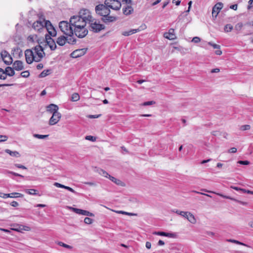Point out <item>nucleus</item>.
Here are the masks:
<instances>
[{"label":"nucleus","mask_w":253,"mask_h":253,"mask_svg":"<svg viewBox=\"0 0 253 253\" xmlns=\"http://www.w3.org/2000/svg\"><path fill=\"white\" fill-rule=\"evenodd\" d=\"M201 41V39L199 37H195L193 38L192 42L194 43H198Z\"/></svg>","instance_id":"de8ad7c7"},{"label":"nucleus","mask_w":253,"mask_h":253,"mask_svg":"<svg viewBox=\"0 0 253 253\" xmlns=\"http://www.w3.org/2000/svg\"><path fill=\"white\" fill-rule=\"evenodd\" d=\"M21 76L23 78H27L30 76V73L28 71H23L21 73Z\"/></svg>","instance_id":"58836bf2"},{"label":"nucleus","mask_w":253,"mask_h":253,"mask_svg":"<svg viewBox=\"0 0 253 253\" xmlns=\"http://www.w3.org/2000/svg\"><path fill=\"white\" fill-rule=\"evenodd\" d=\"M67 40H68L67 37H65L64 36H62L57 38L56 42L59 45L63 46L65 44V43Z\"/></svg>","instance_id":"b1692460"},{"label":"nucleus","mask_w":253,"mask_h":253,"mask_svg":"<svg viewBox=\"0 0 253 253\" xmlns=\"http://www.w3.org/2000/svg\"><path fill=\"white\" fill-rule=\"evenodd\" d=\"M172 211L173 212H175L177 214H179L184 217L188 215V211H180L178 210H173Z\"/></svg>","instance_id":"c756f323"},{"label":"nucleus","mask_w":253,"mask_h":253,"mask_svg":"<svg viewBox=\"0 0 253 253\" xmlns=\"http://www.w3.org/2000/svg\"><path fill=\"white\" fill-rule=\"evenodd\" d=\"M14 166L16 168H19V169H27V168L26 167H25L24 166H23L22 165H20V164H15Z\"/></svg>","instance_id":"8fccbe9b"},{"label":"nucleus","mask_w":253,"mask_h":253,"mask_svg":"<svg viewBox=\"0 0 253 253\" xmlns=\"http://www.w3.org/2000/svg\"><path fill=\"white\" fill-rule=\"evenodd\" d=\"M85 184L89 185V186H95L96 184L94 182H86L84 183Z\"/></svg>","instance_id":"e2e57ef3"},{"label":"nucleus","mask_w":253,"mask_h":253,"mask_svg":"<svg viewBox=\"0 0 253 253\" xmlns=\"http://www.w3.org/2000/svg\"><path fill=\"white\" fill-rule=\"evenodd\" d=\"M5 152L6 153L9 154L12 157H14L17 158V157H19L20 156V155L19 153V152L16 151H12L9 149H5Z\"/></svg>","instance_id":"cd10ccee"},{"label":"nucleus","mask_w":253,"mask_h":253,"mask_svg":"<svg viewBox=\"0 0 253 253\" xmlns=\"http://www.w3.org/2000/svg\"><path fill=\"white\" fill-rule=\"evenodd\" d=\"M7 138L8 137L6 135H0V142L6 141Z\"/></svg>","instance_id":"c03bdc74"},{"label":"nucleus","mask_w":253,"mask_h":253,"mask_svg":"<svg viewBox=\"0 0 253 253\" xmlns=\"http://www.w3.org/2000/svg\"><path fill=\"white\" fill-rule=\"evenodd\" d=\"M78 16L81 17L83 20H85L87 22L91 21L92 19L89 11L86 9H81L79 12V15Z\"/></svg>","instance_id":"1a4fd4ad"},{"label":"nucleus","mask_w":253,"mask_h":253,"mask_svg":"<svg viewBox=\"0 0 253 253\" xmlns=\"http://www.w3.org/2000/svg\"><path fill=\"white\" fill-rule=\"evenodd\" d=\"M1 56L2 58L3 62L5 63L6 65H10L12 62V59L10 56L9 55H6L4 57L3 56V54H1Z\"/></svg>","instance_id":"393cba45"},{"label":"nucleus","mask_w":253,"mask_h":253,"mask_svg":"<svg viewBox=\"0 0 253 253\" xmlns=\"http://www.w3.org/2000/svg\"><path fill=\"white\" fill-rule=\"evenodd\" d=\"M68 208L69 209H70V210H71L72 211H73L75 212V213L79 214L86 215V216H94L93 213L90 212L89 211H85V210L79 209H77V208H73L71 207H68Z\"/></svg>","instance_id":"9b49d317"},{"label":"nucleus","mask_w":253,"mask_h":253,"mask_svg":"<svg viewBox=\"0 0 253 253\" xmlns=\"http://www.w3.org/2000/svg\"><path fill=\"white\" fill-rule=\"evenodd\" d=\"M251 128V126L250 125H243L241 126L240 129L242 130H249Z\"/></svg>","instance_id":"a19ab883"},{"label":"nucleus","mask_w":253,"mask_h":253,"mask_svg":"<svg viewBox=\"0 0 253 253\" xmlns=\"http://www.w3.org/2000/svg\"><path fill=\"white\" fill-rule=\"evenodd\" d=\"M95 11L97 15L102 17L101 19L104 22H112L116 19L115 17L109 15L110 10L105 4L97 5Z\"/></svg>","instance_id":"f03ea898"},{"label":"nucleus","mask_w":253,"mask_h":253,"mask_svg":"<svg viewBox=\"0 0 253 253\" xmlns=\"http://www.w3.org/2000/svg\"><path fill=\"white\" fill-rule=\"evenodd\" d=\"M193 192H194V193H197V194L204 195L207 196L208 197H211V195H208V194H205V193H202V192H198V191H193Z\"/></svg>","instance_id":"13d9d810"},{"label":"nucleus","mask_w":253,"mask_h":253,"mask_svg":"<svg viewBox=\"0 0 253 253\" xmlns=\"http://www.w3.org/2000/svg\"><path fill=\"white\" fill-rule=\"evenodd\" d=\"M90 23V27L91 31L94 33H98L105 29V26L101 24L99 21L95 20H91L88 22Z\"/></svg>","instance_id":"0eeeda50"},{"label":"nucleus","mask_w":253,"mask_h":253,"mask_svg":"<svg viewBox=\"0 0 253 253\" xmlns=\"http://www.w3.org/2000/svg\"><path fill=\"white\" fill-rule=\"evenodd\" d=\"M155 103V102L154 101H147L143 103L144 106H148V105H151L153 104H154Z\"/></svg>","instance_id":"09e8293b"},{"label":"nucleus","mask_w":253,"mask_h":253,"mask_svg":"<svg viewBox=\"0 0 253 253\" xmlns=\"http://www.w3.org/2000/svg\"><path fill=\"white\" fill-rule=\"evenodd\" d=\"M233 29V26L231 24H227L224 27V31L226 32H230Z\"/></svg>","instance_id":"e433bc0d"},{"label":"nucleus","mask_w":253,"mask_h":253,"mask_svg":"<svg viewBox=\"0 0 253 253\" xmlns=\"http://www.w3.org/2000/svg\"><path fill=\"white\" fill-rule=\"evenodd\" d=\"M238 163L240 164L245 165H248L250 164V162L248 161H239Z\"/></svg>","instance_id":"3c124183"},{"label":"nucleus","mask_w":253,"mask_h":253,"mask_svg":"<svg viewBox=\"0 0 253 253\" xmlns=\"http://www.w3.org/2000/svg\"><path fill=\"white\" fill-rule=\"evenodd\" d=\"M117 212L118 213H122V214H124L129 215H136V214H134V213L133 214V213H132L124 211H118Z\"/></svg>","instance_id":"a18cd8bd"},{"label":"nucleus","mask_w":253,"mask_h":253,"mask_svg":"<svg viewBox=\"0 0 253 253\" xmlns=\"http://www.w3.org/2000/svg\"><path fill=\"white\" fill-rule=\"evenodd\" d=\"M58 106L54 104H50L46 107V111L52 114L54 112H58Z\"/></svg>","instance_id":"412c9836"},{"label":"nucleus","mask_w":253,"mask_h":253,"mask_svg":"<svg viewBox=\"0 0 253 253\" xmlns=\"http://www.w3.org/2000/svg\"><path fill=\"white\" fill-rule=\"evenodd\" d=\"M0 197L3 198H7L8 197L10 198H15V197H23V195L20 193H12L10 194H2V196H0Z\"/></svg>","instance_id":"6ab92c4d"},{"label":"nucleus","mask_w":253,"mask_h":253,"mask_svg":"<svg viewBox=\"0 0 253 253\" xmlns=\"http://www.w3.org/2000/svg\"><path fill=\"white\" fill-rule=\"evenodd\" d=\"M153 234L157 235L166 236L169 238L175 237V234L172 233H166L165 232H155Z\"/></svg>","instance_id":"4be33fe9"},{"label":"nucleus","mask_w":253,"mask_h":253,"mask_svg":"<svg viewBox=\"0 0 253 253\" xmlns=\"http://www.w3.org/2000/svg\"><path fill=\"white\" fill-rule=\"evenodd\" d=\"M98 173L102 176H104V177H105L106 178H108L109 177V175H110V174H108V173L107 172H106L105 170L102 169H100L98 170Z\"/></svg>","instance_id":"2f4dec72"},{"label":"nucleus","mask_w":253,"mask_h":253,"mask_svg":"<svg viewBox=\"0 0 253 253\" xmlns=\"http://www.w3.org/2000/svg\"><path fill=\"white\" fill-rule=\"evenodd\" d=\"M253 3V0H250L248 1L249 5L248 6V9H250L252 7V4Z\"/></svg>","instance_id":"052dcab7"},{"label":"nucleus","mask_w":253,"mask_h":253,"mask_svg":"<svg viewBox=\"0 0 253 253\" xmlns=\"http://www.w3.org/2000/svg\"><path fill=\"white\" fill-rule=\"evenodd\" d=\"M58 244L60 246L63 247L67 248V249H71L72 248V247H71V246L67 245V244H66L63 242H58Z\"/></svg>","instance_id":"4c0bfd02"},{"label":"nucleus","mask_w":253,"mask_h":253,"mask_svg":"<svg viewBox=\"0 0 253 253\" xmlns=\"http://www.w3.org/2000/svg\"><path fill=\"white\" fill-rule=\"evenodd\" d=\"M123 12L126 15H129L133 12V8L132 7V1L131 0H122Z\"/></svg>","instance_id":"20e7f679"},{"label":"nucleus","mask_w":253,"mask_h":253,"mask_svg":"<svg viewBox=\"0 0 253 253\" xmlns=\"http://www.w3.org/2000/svg\"><path fill=\"white\" fill-rule=\"evenodd\" d=\"M164 37L170 40H174L176 39V36L174 34V30L170 28L169 32H166L164 35Z\"/></svg>","instance_id":"a211bd4d"},{"label":"nucleus","mask_w":253,"mask_h":253,"mask_svg":"<svg viewBox=\"0 0 253 253\" xmlns=\"http://www.w3.org/2000/svg\"><path fill=\"white\" fill-rule=\"evenodd\" d=\"M54 185L56 187H59V188H64V189L66 188V186H65L63 184H61L59 183H58V182H55L54 183Z\"/></svg>","instance_id":"49530a36"},{"label":"nucleus","mask_w":253,"mask_h":253,"mask_svg":"<svg viewBox=\"0 0 253 253\" xmlns=\"http://www.w3.org/2000/svg\"><path fill=\"white\" fill-rule=\"evenodd\" d=\"M6 79L5 71L1 68H0V79L5 80Z\"/></svg>","instance_id":"72a5a7b5"},{"label":"nucleus","mask_w":253,"mask_h":253,"mask_svg":"<svg viewBox=\"0 0 253 253\" xmlns=\"http://www.w3.org/2000/svg\"><path fill=\"white\" fill-rule=\"evenodd\" d=\"M172 2L176 5H179L180 3V1L179 0H173Z\"/></svg>","instance_id":"774afa93"},{"label":"nucleus","mask_w":253,"mask_h":253,"mask_svg":"<svg viewBox=\"0 0 253 253\" xmlns=\"http://www.w3.org/2000/svg\"><path fill=\"white\" fill-rule=\"evenodd\" d=\"M25 55L26 62L30 64L33 61H35V55L32 49H27L25 51Z\"/></svg>","instance_id":"9d476101"},{"label":"nucleus","mask_w":253,"mask_h":253,"mask_svg":"<svg viewBox=\"0 0 253 253\" xmlns=\"http://www.w3.org/2000/svg\"><path fill=\"white\" fill-rule=\"evenodd\" d=\"M71 24L74 27L75 35L79 38H84L88 33L87 30L85 28L87 22L82 19L81 17L75 15L70 19Z\"/></svg>","instance_id":"f257e3e1"},{"label":"nucleus","mask_w":253,"mask_h":253,"mask_svg":"<svg viewBox=\"0 0 253 253\" xmlns=\"http://www.w3.org/2000/svg\"><path fill=\"white\" fill-rule=\"evenodd\" d=\"M43 23V28H45L46 30L48 32L49 34L52 37L56 36V31L52 25L51 22L48 20H45L42 19Z\"/></svg>","instance_id":"6e6552de"},{"label":"nucleus","mask_w":253,"mask_h":253,"mask_svg":"<svg viewBox=\"0 0 253 253\" xmlns=\"http://www.w3.org/2000/svg\"><path fill=\"white\" fill-rule=\"evenodd\" d=\"M108 178L110 180H111L112 182L115 183L116 184H117V185L124 186L125 185V183L123 182H122L121 180H120V179H118L111 175H109Z\"/></svg>","instance_id":"5701e85b"},{"label":"nucleus","mask_w":253,"mask_h":253,"mask_svg":"<svg viewBox=\"0 0 253 253\" xmlns=\"http://www.w3.org/2000/svg\"><path fill=\"white\" fill-rule=\"evenodd\" d=\"M34 137L38 139H44L48 137V135H41L38 134H34Z\"/></svg>","instance_id":"f704fd0d"},{"label":"nucleus","mask_w":253,"mask_h":253,"mask_svg":"<svg viewBox=\"0 0 253 253\" xmlns=\"http://www.w3.org/2000/svg\"><path fill=\"white\" fill-rule=\"evenodd\" d=\"M227 241L228 242L235 243V244H238V245L246 246V244H244L243 243H241V242H239V241H238L237 240H233V239H227Z\"/></svg>","instance_id":"c9c22d12"},{"label":"nucleus","mask_w":253,"mask_h":253,"mask_svg":"<svg viewBox=\"0 0 253 253\" xmlns=\"http://www.w3.org/2000/svg\"><path fill=\"white\" fill-rule=\"evenodd\" d=\"M219 71H220L219 69L215 68V69H212L211 70V73H218Z\"/></svg>","instance_id":"338daca9"},{"label":"nucleus","mask_w":253,"mask_h":253,"mask_svg":"<svg viewBox=\"0 0 253 253\" xmlns=\"http://www.w3.org/2000/svg\"><path fill=\"white\" fill-rule=\"evenodd\" d=\"M80 95L78 93H74L72 96H71V100L72 101H78L79 99H80Z\"/></svg>","instance_id":"7c9ffc66"},{"label":"nucleus","mask_w":253,"mask_h":253,"mask_svg":"<svg viewBox=\"0 0 253 253\" xmlns=\"http://www.w3.org/2000/svg\"><path fill=\"white\" fill-rule=\"evenodd\" d=\"M228 152L230 153H234L237 152V149L235 147H232L229 149Z\"/></svg>","instance_id":"864d4df0"},{"label":"nucleus","mask_w":253,"mask_h":253,"mask_svg":"<svg viewBox=\"0 0 253 253\" xmlns=\"http://www.w3.org/2000/svg\"><path fill=\"white\" fill-rule=\"evenodd\" d=\"M146 26L145 24L142 25L138 28L135 29H132L128 31L124 32L122 34L123 35L125 36H128L133 34L136 33L137 32H140L143 30L146 29Z\"/></svg>","instance_id":"4468645a"},{"label":"nucleus","mask_w":253,"mask_h":253,"mask_svg":"<svg viewBox=\"0 0 253 253\" xmlns=\"http://www.w3.org/2000/svg\"><path fill=\"white\" fill-rule=\"evenodd\" d=\"M32 50L34 51L35 62H40L45 55L43 48L40 45H38L33 48Z\"/></svg>","instance_id":"39448f33"},{"label":"nucleus","mask_w":253,"mask_h":253,"mask_svg":"<svg viewBox=\"0 0 253 253\" xmlns=\"http://www.w3.org/2000/svg\"><path fill=\"white\" fill-rule=\"evenodd\" d=\"M86 51V49L85 48L77 49L72 52L71 56L72 58H76L84 55Z\"/></svg>","instance_id":"2eb2a0df"},{"label":"nucleus","mask_w":253,"mask_h":253,"mask_svg":"<svg viewBox=\"0 0 253 253\" xmlns=\"http://www.w3.org/2000/svg\"><path fill=\"white\" fill-rule=\"evenodd\" d=\"M185 217L191 223L194 224L196 222V220L194 215L190 212H188V215Z\"/></svg>","instance_id":"bb28decb"},{"label":"nucleus","mask_w":253,"mask_h":253,"mask_svg":"<svg viewBox=\"0 0 253 253\" xmlns=\"http://www.w3.org/2000/svg\"><path fill=\"white\" fill-rule=\"evenodd\" d=\"M59 27L63 33L66 35L72 37L74 34V27L71 24V23H68L67 21H61L59 24Z\"/></svg>","instance_id":"7ed1b4c3"},{"label":"nucleus","mask_w":253,"mask_h":253,"mask_svg":"<svg viewBox=\"0 0 253 253\" xmlns=\"http://www.w3.org/2000/svg\"><path fill=\"white\" fill-rule=\"evenodd\" d=\"M218 195L224 198H226V199H231V200H235V199L232 198H230V197H228V196H224L222 194H217Z\"/></svg>","instance_id":"bf43d9fd"},{"label":"nucleus","mask_w":253,"mask_h":253,"mask_svg":"<svg viewBox=\"0 0 253 253\" xmlns=\"http://www.w3.org/2000/svg\"><path fill=\"white\" fill-rule=\"evenodd\" d=\"M223 7V3L221 2H218L215 4L212 9V16L213 17L216 18L220 12V10Z\"/></svg>","instance_id":"ddd939ff"},{"label":"nucleus","mask_w":253,"mask_h":253,"mask_svg":"<svg viewBox=\"0 0 253 253\" xmlns=\"http://www.w3.org/2000/svg\"><path fill=\"white\" fill-rule=\"evenodd\" d=\"M4 71L5 72V75L6 76H9L10 77H11V76H14L15 74V72H14L13 69L9 66L5 68Z\"/></svg>","instance_id":"a878e982"},{"label":"nucleus","mask_w":253,"mask_h":253,"mask_svg":"<svg viewBox=\"0 0 253 253\" xmlns=\"http://www.w3.org/2000/svg\"><path fill=\"white\" fill-rule=\"evenodd\" d=\"M146 247L148 249H150L151 247V244L150 242H147L146 243Z\"/></svg>","instance_id":"69168bd1"},{"label":"nucleus","mask_w":253,"mask_h":253,"mask_svg":"<svg viewBox=\"0 0 253 253\" xmlns=\"http://www.w3.org/2000/svg\"><path fill=\"white\" fill-rule=\"evenodd\" d=\"M208 44L210 45L211 46H212L213 47V48H214V49H220V46L219 45L215 44V43H213L211 42H209Z\"/></svg>","instance_id":"ea45409f"},{"label":"nucleus","mask_w":253,"mask_h":253,"mask_svg":"<svg viewBox=\"0 0 253 253\" xmlns=\"http://www.w3.org/2000/svg\"><path fill=\"white\" fill-rule=\"evenodd\" d=\"M33 28L37 31H40L41 30L43 29V23L42 19H40L34 22L32 25Z\"/></svg>","instance_id":"f3484780"},{"label":"nucleus","mask_w":253,"mask_h":253,"mask_svg":"<svg viewBox=\"0 0 253 253\" xmlns=\"http://www.w3.org/2000/svg\"><path fill=\"white\" fill-rule=\"evenodd\" d=\"M65 189L70 191V192H71L72 193H76V192L73 189H72V188H71L70 187L66 186V188Z\"/></svg>","instance_id":"680f3d73"},{"label":"nucleus","mask_w":253,"mask_h":253,"mask_svg":"<svg viewBox=\"0 0 253 253\" xmlns=\"http://www.w3.org/2000/svg\"><path fill=\"white\" fill-rule=\"evenodd\" d=\"M43 67V65L42 63H40L37 66V69L38 70H41V69H42Z\"/></svg>","instance_id":"0e129e2a"},{"label":"nucleus","mask_w":253,"mask_h":253,"mask_svg":"<svg viewBox=\"0 0 253 253\" xmlns=\"http://www.w3.org/2000/svg\"><path fill=\"white\" fill-rule=\"evenodd\" d=\"M50 73V70H44L40 74L39 76L41 78H43L49 75Z\"/></svg>","instance_id":"473e14b6"},{"label":"nucleus","mask_w":253,"mask_h":253,"mask_svg":"<svg viewBox=\"0 0 253 253\" xmlns=\"http://www.w3.org/2000/svg\"><path fill=\"white\" fill-rule=\"evenodd\" d=\"M8 173H11L15 176H19V177H23L24 176L21 175V174H20L19 173H16V172H13V171H8Z\"/></svg>","instance_id":"5fc2aeb1"},{"label":"nucleus","mask_w":253,"mask_h":253,"mask_svg":"<svg viewBox=\"0 0 253 253\" xmlns=\"http://www.w3.org/2000/svg\"><path fill=\"white\" fill-rule=\"evenodd\" d=\"M51 36L49 35L45 36V40L47 44L49 45L50 48L52 50H54L56 48V45L54 42V41L51 38Z\"/></svg>","instance_id":"dca6fc26"},{"label":"nucleus","mask_w":253,"mask_h":253,"mask_svg":"<svg viewBox=\"0 0 253 253\" xmlns=\"http://www.w3.org/2000/svg\"><path fill=\"white\" fill-rule=\"evenodd\" d=\"M104 4L109 8L113 10H119L122 6L121 2L118 0H105Z\"/></svg>","instance_id":"423d86ee"},{"label":"nucleus","mask_w":253,"mask_h":253,"mask_svg":"<svg viewBox=\"0 0 253 253\" xmlns=\"http://www.w3.org/2000/svg\"><path fill=\"white\" fill-rule=\"evenodd\" d=\"M61 117V114L58 112H54L49 121V124L53 126L56 124L60 120Z\"/></svg>","instance_id":"f8f14e48"},{"label":"nucleus","mask_w":253,"mask_h":253,"mask_svg":"<svg viewBox=\"0 0 253 253\" xmlns=\"http://www.w3.org/2000/svg\"><path fill=\"white\" fill-rule=\"evenodd\" d=\"M85 138L86 140H90L93 142L96 140V138L91 135L86 136Z\"/></svg>","instance_id":"79ce46f5"},{"label":"nucleus","mask_w":253,"mask_h":253,"mask_svg":"<svg viewBox=\"0 0 253 253\" xmlns=\"http://www.w3.org/2000/svg\"><path fill=\"white\" fill-rule=\"evenodd\" d=\"M66 42H67L69 43L74 44L76 42V40H72L71 38H70L69 39H68V40Z\"/></svg>","instance_id":"6e6d98bb"},{"label":"nucleus","mask_w":253,"mask_h":253,"mask_svg":"<svg viewBox=\"0 0 253 253\" xmlns=\"http://www.w3.org/2000/svg\"><path fill=\"white\" fill-rule=\"evenodd\" d=\"M24 68L23 62L21 61L17 60L13 64V69L17 71L22 70Z\"/></svg>","instance_id":"aec40b11"},{"label":"nucleus","mask_w":253,"mask_h":253,"mask_svg":"<svg viewBox=\"0 0 253 253\" xmlns=\"http://www.w3.org/2000/svg\"><path fill=\"white\" fill-rule=\"evenodd\" d=\"M24 191L29 195H38V193L37 192V190L34 189H25Z\"/></svg>","instance_id":"c85d7f7f"},{"label":"nucleus","mask_w":253,"mask_h":253,"mask_svg":"<svg viewBox=\"0 0 253 253\" xmlns=\"http://www.w3.org/2000/svg\"><path fill=\"white\" fill-rule=\"evenodd\" d=\"M243 25L242 23H238L235 26L237 30H240L242 28Z\"/></svg>","instance_id":"603ef678"},{"label":"nucleus","mask_w":253,"mask_h":253,"mask_svg":"<svg viewBox=\"0 0 253 253\" xmlns=\"http://www.w3.org/2000/svg\"><path fill=\"white\" fill-rule=\"evenodd\" d=\"M84 222L86 224H89L92 222V219L89 217H86L84 219Z\"/></svg>","instance_id":"37998d69"},{"label":"nucleus","mask_w":253,"mask_h":253,"mask_svg":"<svg viewBox=\"0 0 253 253\" xmlns=\"http://www.w3.org/2000/svg\"><path fill=\"white\" fill-rule=\"evenodd\" d=\"M10 205L14 207H16L19 206V204L16 201H13L10 203Z\"/></svg>","instance_id":"4d7b16f0"}]
</instances>
